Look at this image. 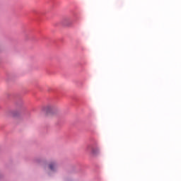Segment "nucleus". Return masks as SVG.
Instances as JSON below:
<instances>
[{"label":"nucleus","mask_w":181,"mask_h":181,"mask_svg":"<svg viewBox=\"0 0 181 181\" xmlns=\"http://www.w3.org/2000/svg\"><path fill=\"white\" fill-rule=\"evenodd\" d=\"M57 111L55 108L52 107V105L47 106V117H52L54 114H56Z\"/></svg>","instance_id":"f257e3e1"},{"label":"nucleus","mask_w":181,"mask_h":181,"mask_svg":"<svg viewBox=\"0 0 181 181\" xmlns=\"http://www.w3.org/2000/svg\"><path fill=\"white\" fill-rule=\"evenodd\" d=\"M87 151H89V152H91V153H97V152H98L99 151V148L98 147L95 146V145L91 144L90 145H88Z\"/></svg>","instance_id":"f03ea898"},{"label":"nucleus","mask_w":181,"mask_h":181,"mask_svg":"<svg viewBox=\"0 0 181 181\" xmlns=\"http://www.w3.org/2000/svg\"><path fill=\"white\" fill-rule=\"evenodd\" d=\"M59 164H57V161H52L48 165V168L49 170H57L58 169Z\"/></svg>","instance_id":"7ed1b4c3"},{"label":"nucleus","mask_w":181,"mask_h":181,"mask_svg":"<svg viewBox=\"0 0 181 181\" xmlns=\"http://www.w3.org/2000/svg\"><path fill=\"white\" fill-rule=\"evenodd\" d=\"M47 91H48V93H51L52 91H53V88H52V87H49L47 88Z\"/></svg>","instance_id":"20e7f679"}]
</instances>
